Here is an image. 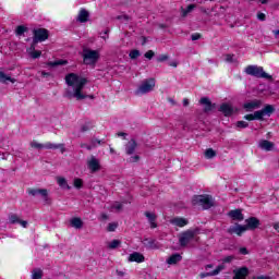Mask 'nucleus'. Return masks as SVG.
<instances>
[{"label": "nucleus", "mask_w": 279, "mask_h": 279, "mask_svg": "<svg viewBox=\"0 0 279 279\" xmlns=\"http://www.w3.org/2000/svg\"><path fill=\"white\" fill-rule=\"evenodd\" d=\"M65 83L68 86H72L73 92L68 90L65 96L68 99H76L77 101H82V99H95L94 95H85L82 93L84 90V86L88 84V80L82 77L75 73H70L65 76Z\"/></svg>", "instance_id": "1"}, {"label": "nucleus", "mask_w": 279, "mask_h": 279, "mask_svg": "<svg viewBox=\"0 0 279 279\" xmlns=\"http://www.w3.org/2000/svg\"><path fill=\"white\" fill-rule=\"evenodd\" d=\"M192 206H198L203 210H210V208L215 206V198H213V195L208 194L194 195L192 198Z\"/></svg>", "instance_id": "2"}, {"label": "nucleus", "mask_w": 279, "mask_h": 279, "mask_svg": "<svg viewBox=\"0 0 279 279\" xmlns=\"http://www.w3.org/2000/svg\"><path fill=\"white\" fill-rule=\"evenodd\" d=\"M83 58V64L86 66H96L97 62L101 58L99 50H93L90 48H83V52L81 53Z\"/></svg>", "instance_id": "3"}, {"label": "nucleus", "mask_w": 279, "mask_h": 279, "mask_svg": "<svg viewBox=\"0 0 279 279\" xmlns=\"http://www.w3.org/2000/svg\"><path fill=\"white\" fill-rule=\"evenodd\" d=\"M276 112V108L272 105H266L262 110L255 111L254 114H246L244 119L246 121H265V117H271Z\"/></svg>", "instance_id": "4"}, {"label": "nucleus", "mask_w": 279, "mask_h": 279, "mask_svg": "<svg viewBox=\"0 0 279 279\" xmlns=\"http://www.w3.org/2000/svg\"><path fill=\"white\" fill-rule=\"evenodd\" d=\"M244 73L246 75H252V77H258L263 80H274L271 75H269L265 70H263V66L258 65H248L245 68Z\"/></svg>", "instance_id": "5"}, {"label": "nucleus", "mask_w": 279, "mask_h": 279, "mask_svg": "<svg viewBox=\"0 0 279 279\" xmlns=\"http://www.w3.org/2000/svg\"><path fill=\"white\" fill-rule=\"evenodd\" d=\"M154 88H156V78H154V77L146 78L142 82V84L137 88L136 95H138V94L147 95V93H151V90H154Z\"/></svg>", "instance_id": "6"}, {"label": "nucleus", "mask_w": 279, "mask_h": 279, "mask_svg": "<svg viewBox=\"0 0 279 279\" xmlns=\"http://www.w3.org/2000/svg\"><path fill=\"white\" fill-rule=\"evenodd\" d=\"M33 43H45L49 38V31L46 28H34L33 29Z\"/></svg>", "instance_id": "7"}, {"label": "nucleus", "mask_w": 279, "mask_h": 279, "mask_svg": "<svg viewBox=\"0 0 279 279\" xmlns=\"http://www.w3.org/2000/svg\"><path fill=\"white\" fill-rule=\"evenodd\" d=\"M195 234H197V231H193V230L184 231L179 239L180 246L186 247V245H189V243H191V241L195 239Z\"/></svg>", "instance_id": "8"}, {"label": "nucleus", "mask_w": 279, "mask_h": 279, "mask_svg": "<svg viewBox=\"0 0 279 279\" xmlns=\"http://www.w3.org/2000/svg\"><path fill=\"white\" fill-rule=\"evenodd\" d=\"M28 195H32V197L40 195L47 204H51V202L49 201V192L47 191V189H29Z\"/></svg>", "instance_id": "9"}, {"label": "nucleus", "mask_w": 279, "mask_h": 279, "mask_svg": "<svg viewBox=\"0 0 279 279\" xmlns=\"http://www.w3.org/2000/svg\"><path fill=\"white\" fill-rule=\"evenodd\" d=\"M87 169H89L90 173H97V171H101V163L97 157L92 156L89 160H87Z\"/></svg>", "instance_id": "10"}, {"label": "nucleus", "mask_w": 279, "mask_h": 279, "mask_svg": "<svg viewBox=\"0 0 279 279\" xmlns=\"http://www.w3.org/2000/svg\"><path fill=\"white\" fill-rule=\"evenodd\" d=\"M262 107H263V100H259V99H254L243 105V108L244 110H246V112H252V110H258V108H262Z\"/></svg>", "instance_id": "11"}, {"label": "nucleus", "mask_w": 279, "mask_h": 279, "mask_svg": "<svg viewBox=\"0 0 279 279\" xmlns=\"http://www.w3.org/2000/svg\"><path fill=\"white\" fill-rule=\"evenodd\" d=\"M244 228L247 230H257V228H260V220L256 217H250L245 220Z\"/></svg>", "instance_id": "12"}, {"label": "nucleus", "mask_w": 279, "mask_h": 279, "mask_svg": "<svg viewBox=\"0 0 279 279\" xmlns=\"http://www.w3.org/2000/svg\"><path fill=\"white\" fill-rule=\"evenodd\" d=\"M199 104L204 106V112H211V110H215V108H217V105L213 104V101H210V98L208 97L201 98Z\"/></svg>", "instance_id": "13"}, {"label": "nucleus", "mask_w": 279, "mask_h": 279, "mask_svg": "<svg viewBox=\"0 0 279 279\" xmlns=\"http://www.w3.org/2000/svg\"><path fill=\"white\" fill-rule=\"evenodd\" d=\"M228 234H238V236H242L243 232H247L245 225H239L235 223V226H231L228 230H227Z\"/></svg>", "instance_id": "14"}, {"label": "nucleus", "mask_w": 279, "mask_h": 279, "mask_svg": "<svg viewBox=\"0 0 279 279\" xmlns=\"http://www.w3.org/2000/svg\"><path fill=\"white\" fill-rule=\"evenodd\" d=\"M233 279H246L250 276V269L247 267H241L233 270Z\"/></svg>", "instance_id": "15"}, {"label": "nucleus", "mask_w": 279, "mask_h": 279, "mask_svg": "<svg viewBox=\"0 0 279 279\" xmlns=\"http://www.w3.org/2000/svg\"><path fill=\"white\" fill-rule=\"evenodd\" d=\"M219 112H222L225 117H232L234 114V107L230 104H222L219 108Z\"/></svg>", "instance_id": "16"}, {"label": "nucleus", "mask_w": 279, "mask_h": 279, "mask_svg": "<svg viewBox=\"0 0 279 279\" xmlns=\"http://www.w3.org/2000/svg\"><path fill=\"white\" fill-rule=\"evenodd\" d=\"M228 217L233 219V221H243V219H245V217L243 216V210L241 209L230 210L228 213Z\"/></svg>", "instance_id": "17"}, {"label": "nucleus", "mask_w": 279, "mask_h": 279, "mask_svg": "<svg viewBox=\"0 0 279 279\" xmlns=\"http://www.w3.org/2000/svg\"><path fill=\"white\" fill-rule=\"evenodd\" d=\"M223 269H226V265H219V266H217L216 269H214V270L210 271V272H202V274L199 275V277H201L202 279H204V278H208V277H210V276H219V274H221V271H223Z\"/></svg>", "instance_id": "18"}, {"label": "nucleus", "mask_w": 279, "mask_h": 279, "mask_svg": "<svg viewBox=\"0 0 279 279\" xmlns=\"http://www.w3.org/2000/svg\"><path fill=\"white\" fill-rule=\"evenodd\" d=\"M136 147H138V143H136V140L132 138L131 141H129L125 145V151L128 156H132V154L136 151Z\"/></svg>", "instance_id": "19"}, {"label": "nucleus", "mask_w": 279, "mask_h": 279, "mask_svg": "<svg viewBox=\"0 0 279 279\" xmlns=\"http://www.w3.org/2000/svg\"><path fill=\"white\" fill-rule=\"evenodd\" d=\"M143 243L147 250H159L160 247V244H158L155 239L146 238Z\"/></svg>", "instance_id": "20"}, {"label": "nucleus", "mask_w": 279, "mask_h": 279, "mask_svg": "<svg viewBox=\"0 0 279 279\" xmlns=\"http://www.w3.org/2000/svg\"><path fill=\"white\" fill-rule=\"evenodd\" d=\"M88 19H90V13L86 9H82L78 12V15L76 17V21L78 23H88Z\"/></svg>", "instance_id": "21"}, {"label": "nucleus", "mask_w": 279, "mask_h": 279, "mask_svg": "<svg viewBox=\"0 0 279 279\" xmlns=\"http://www.w3.org/2000/svg\"><path fill=\"white\" fill-rule=\"evenodd\" d=\"M130 263H145V256L138 252H134L129 256Z\"/></svg>", "instance_id": "22"}, {"label": "nucleus", "mask_w": 279, "mask_h": 279, "mask_svg": "<svg viewBox=\"0 0 279 279\" xmlns=\"http://www.w3.org/2000/svg\"><path fill=\"white\" fill-rule=\"evenodd\" d=\"M172 226H177L178 228H184V226H189V220L186 218H173L170 220Z\"/></svg>", "instance_id": "23"}, {"label": "nucleus", "mask_w": 279, "mask_h": 279, "mask_svg": "<svg viewBox=\"0 0 279 279\" xmlns=\"http://www.w3.org/2000/svg\"><path fill=\"white\" fill-rule=\"evenodd\" d=\"M274 143L267 140H262L258 144V147H260V149H264V151H271L274 150Z\"/></svg>", "instance_id": "24"}, {"label": "nucleus", "mask_w": 279, "mask_h": 279, "mask_svg": "<svg viewBox=\"0 0 279 279\" xmlns=\"http://www.w3.org/2000/svg\"><path fill=\"white\" fill-rule=\"evenodd\" d=\"M145 217L148 219L149 223H150V228H158V223H156V219H158V217L156 216V214L151 213V211H145Z\"/></svg>", "instance_id": "25"}, {"label": "nucleus", "mask_w": 279, "mask_h": 279, "mask_svg": "<svg viewBox=\"0 0 279 279\" xmlns=\"http://www.w3.org/2000/svg\"><path fill=\"white\" fill-rule=\"evenodd\" d=\"M45 149H60L61 154H64V151H66V148H64V144L47 143L45 144Z\"/></svg>", "instance_id": "26"}, {"label": "nucleus", "mask_w": 279, "mask_h": 279, "mask_svg": "<svg viewBox=\"0 0 279 279\" xmlns=\"http://www.w3.org/2000/svg\"><path fill=\"white\" fill-rule=\"evenodd\" d=\"M180 260H182V255H180V253H174L167 259V264L168 265H178V263H180Z\"/></svg>", "instance_id": "27"}, {"label": "nucleus", "mask_w": 279, "mask_h": 279, "mask_svg": "<svg viewBox=\"0 0 279 279\" xmlns=\"http://www.w3.org/2000/svg\"><path fill=\"white\" fill-rule=\"evenodd\" d=\"M70 225L72 226V228H76V230H82V228L84 227V222L82 221V218H72L70 221Z\"/></svg>", "instance_id": "28"}, {"label": "nucleus", "mask_w": 279, "mask_h": 279, "mask_svg": "<svg viewBox=\"0 0 279 279\" xmlns=\"http://www.w3.org/2000/svg\"><path fill=\"white\" fill-rule=\"evenodd\" d=\"M0 81L2 84H8V82H11V84H14L16 82V78H12L10 75L5 74L3 71H0Z\"/></svg>", "instance_id": "29"}, {"label": "nucleus", "mask_w": 279, "mask_h": 279, "mask_svg": "<svg viewBox=\"0 0 279 279\" xmlns=\"http://www.w3.org/2000/svg\"><path fill=\"white\" fill-rule=\"evenodd\" d=\"M57 182L59 186H61V189H66L68 191H71V185H69V183L66 182V179L62 177H58Z\"/></svg>", "instance_id": "30"}, {"label": "nucleus", "mask_w": 279, "mask_h": 279, "mask_svg": "<svg viewBox=\"0 0 279 279\" xmlns=\"http://www.w3.org/2000/svg\"><path fill=\"white\" fill-rule=\"evenodd\" d=\"M195 8H197V5H195V4H190V5H187L186 9L181 8L182 16L183 17L189 16V14H191V12L195 10Z\"/></svg>", "instance_id": "31"}, {"label": "nucleus", "mask_w": 279, "mask_h": 279, "mask_svg": "<svg viewBox=\"0 0 279 279\" xmlns=\"http://www.w3.org/2000/svg\"><path fill=\"white\" fill-rule=\"evenodd\" d=\"M215 156H217V151H215V149L208 148L205 150V158H207L208 160L215 158Z\"/></svg>", "instance_id": "32"}, {"label": "nucleus", "mask_w": 279, "mask_h": 279, "mask_svg": "<svg viewBox=\"0 0 279 279\" xmlns=\"http://www.w3.org/2000/svg\"><path fill=\"white\" fill-rule=\"evenodd\" d=\"M64 64H69V61L58 60V61H52L48 63L49 66H64Z\"/></svg>", "instance_id": "33"}, {"label": "nucleus", "mask_w": 279, "mask_h": 279, "mask_svg": "<svg viewBox=\"0 0 279 279\" xmlns=\"http://www.w3.org/2000/svg\"><path fill=\"white\" fill-rule=\"evenodd\" d=\"M121 245L120 240H113L108 244V250H117Z\"/></svg>", "instance_id": "34"}, {"label": "nucleus", "mask_w": 279, "mask_h": 279, "mask_svg": "<svg viewBox=\"0 0 279 279\" xmlns=\"http://www.w3.org/2000/svg\"><path fill=\"white\" fill-rule=\"evenodd\" d=\"M27 31H28L27 27H25L24 25H20L16 27L15 34H16V36H23V34Z\"/></svg>", "instance_id": "35"}, {"label": "nucleus", "mask_w": 279, "mask_h": 279, "mask_svg": "<svg viewBox=\"0 0 279 279\" xmlns=\"http://www.w3.org/2000/svg\"><path fill=\"white\" fill-rule=\"evenodd\" d=\"M43 278V270L40 268H35L33 270V279H41Z\"/></svg>", "instance_id": "36"}, {"label": "nucleus", "mask_w": 279, "mask_h": 279, "mask_svg": "<svg viewBox=\"0 0 279 279\" xmlns=\"http://www.w3.org/2000/svg\"><path fill=\"white\" fill-rule=\"evenodd\" d=\"M74 187L75 189H83V186H84V181L82 180V179H80V178H75L74 179Z\"/></svg>", "instance_id": "37"}, {"label": "nucleus", "mask_w": 279, "mask_h": 279, "mask_svg": "<svg viewBox=\"0 0 279 279\" xmlns=\"http://www.w3.org/2000/svg\"><path fill=\"white\" fill-rule=\"evenodd\" d=\"M119 228V223L117 222H110L107 227V232H114Z\"/></svg>", "instance_id": "38"}, {"label": "nucleus", "mask_w": 279, "mask_h": 279, "mask_svg": "<svg viewBox=\"0 0 279 279\" xmlns=\"http://www.w3.org/2000/svg\"><path fill=\"white\" fill-rule=\"evenodd\" d=\"M141 57V51L138 50H132L129 53V58H131V60H136V58Z\"/></svg>", "instance_id": "39"}, {"label": "nucleus", "mask_w": 279, "mask_h": 279, "mask_svg": "<svg viewBox=\"0 0 279 279\" xmlns=\"http://www.w3.org/2000/svg\"><path fill=\"white\" fill-rule=\"evenodd\" d=\"M111 210H123V204L116 202L111 205Z\"/></svg>", "instance_id": "40"}, {"label": "nucleus", "mask_w": 279, "mask_h": 279, "mask_svg": "<svg viewBox=\"0 0 279 279\" xmlns=\"http://www.w3.org/2000/svg\"><path fill=\"white\" fill-rule=\"evenodd\" d=\"M31 147H34L35 149H45V144H40L36 141L31 143Z\"/></svg>", "instance_id": "41"}, {"label": "nucleus", "mask_w": 279, "mask_h": 279, "mask_svg": "<svg viewBox=\"0 0 279 279\" xmlns=\"http://www.w3.org/2000/svg\"><path fill=\"white\" fill-rule=\"evenodd\" d=\"M92 146L97 147V145H104L106 143L105 141L98 140V138H92L90 140Z\"/></svg>", "instance_id": "42"}, {"label": "nucleus", "mask_w": 279, "mask_h": 279, "mask_svg": "<svg viewBox=\"0 0 279 279\" xmlns=\"http://www.w3.org/2000/svg\"><path fill=\"white\" fill-rule=\"evenodd\" d=\"M20 220L21 219H19V216H16L15 214L9 216L10 223H19Z\"/></svg>", "instance_id": "43"}, {"label": "nucleus", "mask_w": 279, "mask_h": 279, "mask_svg": "<svg viewBox=\"0 0 279 279\" xmlns=\"http://www.w3.org/2000/svg\"><path fill=\"white\" fill-rule=\"evenodd\" d=\"M236 128H240V129H245V128H250V123L245 122V121H238L236 122Z\"/></svg>", "instance_id": "44"}, {"label": "nucleus", "mask_w": 279, "mask_h": 279, "mask_svg": "<svg viewBox=\"0 0 279 279\" xmlns=\"http://www.w3.org/2000/svg\"><path fill=\"white\" fill-rule=\"evenodd\" d=\"M109 34H110V28H107L102 33H100V36H101L102 40H108V38H109L108 35Z\"/></svg>", "instance_id": "45"}, {"label": "nucleus", "mask_w": 279, "mask_h": 279, "mask_svg": "<svg viewBox=\"0 0 279 279\" xmlns=\"http://www.w3.org/2000/svg\"><path fill=\"white\" fill-rule=\"evenodd\" d=\"M41 53L43 52L40 50H35L31 53V58H33V60H36L37 58H40Z\"/></svg>", "instance_id": "46"}, {"label": "nucleus", "mask_w": 279, "mask_h": 279, "mask_svg": "<svg viewBox=\"0 0 279 279\" xmlns=\"http://www.w3.org/2000/svg\"><path fill=\"white\" fill-rule=\"evenodd\" d=\"M156 53L153 50H148L145 54L144 58H147V60H151Z\"/></svg>", "instance_id": "47"}, {"label": "nucleus", "mask_w": 279, "mask_h": 279, "mask_svg": "<svg viewBox=\"0 0 279 279\" xmlns=\"http://www.w3.org/2000/svg\"><path fill=\"white\" fill-rule=\"evenodd\" d=\"M93 128V125H90V122L84 124L81 129V132H88V130H90Z\"/></svg>", "instance_id": "48"}, {"label": "nucleus", "mask_w": 279, "mask_h": 279, "mask_svg": "<svg viewBox=\"0 0 279 279\" xmlns=\"http://www.w3.org/2000/svg\"><path fill=\"white\" fill-rule=\"evenodd\" d=\"M166 60H169V56L161 54L157 58V62H166Z\"/></svg>", "instance_id": "49"}, {"label": "nucleus", "mask_w": 279, "mask_h": 279, "mask_svg": "<svg viewBox=\"0 0 279 279\" xmlns=\"http://www.w3.org/2000/svg\"><path fill=\"white\" fill-rule=\"evenodd\" d=\"M234 260V256L229 255L222 259V263H232Z\"/></svg>", "instance_id": "50"}, {"label": "nucleus", "mask_w": 279, "mask_h": 279, "mask_svg": "<svg viewBox=\"0 0 279 279\" xmlns=\"http://www.w3.org/2000/svg\"><path fill=\"white\" fill-rule=\"evenodd\" d=\"M93 145H88V144H85V143H82L81 144V148L82 149H88V151H90V149H93Z\"/></svg>", "instance_id": "51"}, {"label": "nucleus", "mask_w": 279, "mask_h": 279, "mask_svg": "<svg viewBox=\"0 0 279 279\" xmlns=\"http://www.w3.org/2000/svg\"><path fill=\"white\" fill-rule=\"evenodd\" d=\"M257 19L258 21H265L267 19V15H265V13L259 12L257 13Z\"/></svg>", "instance_id": "52"}, {"label": "nucleus", "mask_w": 279, "mask_h": 279, "mask_svg": "<svg viewBox=\"0 0 279 279\" xmlns=\"http://www.w3.org/2000/svg\"><path fill=\"white\" fill-rule=\"evenodd\" d=\"M226 62H234V54H226Z\"/></svg>", "instance_id": "53"}, {"label": "nucleus", "mask_w": 279, "mask_h": 279, "mask_svg": "<svg viewBox=\"0 0 279 279\" xmlns=\"http://www.w3.org/2000/svg\"><path fill=\"white\" fill-rule=\"evenodd\" d=\"M118 21H130V16H128V15H118L117 17H116Z\"/></svg>", "instance_id": "54"}, {"label": "nucleus", "mask_w": 279, "mask_h": 279, "mask_svg": "<svg viewBox=\"0 0 279 279\" xmlns=\"http://www.w3.org/2000/svg\"><path fill=\"white\" fill-rule=\"evenodd\" d=\"M192 40H199V38H202V35L199 33L193 34L192 35Z\"/></svg>", "instance_id": "55"}, {"label": "nucleus", "mask_w": 279, "mask_h": 279, "mask_svg": "<svg viewBox=\"0 0 279 279\" xmlns=\"http://www.w3.org/2000/svg\"><path fill=\"white\" fill-rule=\"evenodd\" d=\"M240 254H242L243 256H246V254H250V252H247L246 247H241L240 248Z\"/></svg>", "instance_id": "56"}, {"label": "nucleus", "mask_w": 279, "mask_h": 279, "mask_svg": "<svg viewBox=\"0 0 279 279\" xmlns=\"http://www.w3.org/2000/svg\"><path fill=\"white\" fill-rule=\"evenodd\" d=\"M99 220H100V221H108V216H107V214H101Z\"/></svg>", "instance_id": "57"}, {"label": "nucleus", "mask_w": 279, "mask_h": 279, "mask_svg": "<svg viewBox=\"0 0 279 279\" xmlns=\"http://www.w3.org/2000/svg\"><path fill=\"white\" fill-rule=\"evenodd\" d=\"M132 162H138V160H141V157L138 155H135L133 157H131Z\"/></svg>", "instance_id": "58"}, {"label": "nucleus", "mask_w": 279, "mask_h": 279, "mask_svg": "<svg viewBox=\"0 0 279 279\" xmlns=\"http://www.w3.org/2000/svg\"><path fill=\"white\" fill-rule=\"evenodd\" d=\"M17 223H21L22 228H27V221L26 220H20Z\"/></svg>", "instance_id": "59"}, {"label": "nucleus", "mask_w": 279, "mask_h": 279, "mask_svg": "<svg viewBox=\"0 0 279 279\" xmlns=\"http://www.w3.org/2000/svg\"><path fill=\"white\" fill-rule=\"evenodd\" d=\"M168 64H169V66H173L174 69L178 68V62L177 61H171Z\"/></svg>", "instance_id": "60"}, {"label": "nucleus", "mask_w": 279, "mask_h": 279, "mask_svg": "<svg viewBox=\"0 0 279 279\" xmlns=\"http://www.w3.org/2000/svg\"><path fill=\"white\" fill-rule=\"evenodd\" d=\"M199 11H201L203 14H208V10H206V8H204V7H201V8H199Z\"/></svg>", "instance_id": "61"}, {"label": "nucleus", "mask_w": 279, "mask_h": 279, "mask_svg": "<svg viewBox=\"0 0 279 279\" xmlns=\"http://www.w3.org/2000/svg\"><path fill=\"white\" fill-rule=\"evenodd\" d=\"M116 274L120 277H123L125 276V272L121 271V270H117Z\"/></svg>", "instance_id": "62"}, {"label": "nucleus", "mask_w": 279, "mask_h": 279, "mask_svg": "<svg viewBox=\"0 0 279 279\" xmlns=\"http://www.w3.org/2000/svg\"><path fill=\"white\" fill-rule=\"evenodd\" d=\"M183 106H184V107L189 106V99H187V98H184V99H183Z\"/></svg>", "instance_id": "63"}, {"label": "nucleus", "mask_w": 279, "mask_h": 279, "mask_svg": "<svg viewBox=\"0 0 279 279\" xmlns=\"http://www.w3.org/2000/svg\"><path fill=\"white\" fill-rule=\"evenodd\" d=\"M257 279H274V278H271V277H265V276H259V277H257Z\"/></svg>", "instance_id": "64"}]
</instances>
